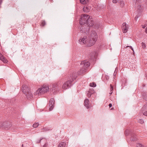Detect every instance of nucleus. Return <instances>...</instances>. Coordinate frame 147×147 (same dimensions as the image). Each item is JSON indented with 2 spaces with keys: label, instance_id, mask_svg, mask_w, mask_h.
I'll list each match as a JSON object with an SVG mask.
<instances>
[{
  "label": "nucleus",
  "instance_id": "obj_1",
  "mask_svg": "<svg viewBox=\"0 0 147 147\" xmlns=\"http://www.w3.org/2000/svg\"><path fill=\"white\" fill-rule=\"evenodd\" d=\"M80 24L81 25L80 32L87 34L89 33L90 27L94 25V22L89 15L84 14L81 15Z\"/></svg>",
  "mask_w": 147,
  "mask_h": 147
},
{
  "label": "nucleus",
  "instance_id": "obj_2",
  "mask_svg": "<svg viewBox=\"0 0 147 147\" xmlns=\"http://www.w3.org/2000/svg\"><path fill=\"white\" fill-rule=\"evenodd\" d=\"M98 37L96 32L94 30L92 31L88 36H84L81 37L79 40V42L81 44H86L88 47L93 45Z\"/></svg>",
  "mask_w": 147,
  "mask_h": 147
},
{
  "label": "nucleus",
  "instance_id": "obj_3",
  "mask_svg": "<svg viewBox=\"0 0 147 147\" xmlns=\"http://www.w3.org/2000/svg\"><path fill=\"white\" fill-rule=\"evenodd\" d=\"M77 76L74 73L72 74H70L69 77H68L67 81L63 86V88L64 89H66L71 87L72 85L71 83L76 78Z\"/></svg>",
  "mask_w": 147,
  "mask_h": 147
},
{
  "label": "nucleus",
  "instance_id": "obj_4",
  "mask_svg": "<svg viewBox=\"0 0 147 147\" xmlns=\"http://www.w3.org/2000/svg\"><path fill=\"white\" fill-rule=\"evenodd\" d=\"M80 65L82 68L80 69V71L78 72L77 73L79 75H82L86 72L87 68L90 66V63L87 60H85L81 62Z\"/></svg>",
  "mask_w": 147,
  "mask_h": 147
},
{
  "label": "nucleus",
  "instance_id": "obj_5",
  "mask_svg": "<svg viewBox=\"0 0 147 147\" xmlns=\"http://www.w3.org/2000/svg\"><path fill=\"white\" fill-rule=\"evenodd\" d=\"M22 90L23 92L26 96L28 99L30 100V99H32V95L30 91L29 88L27 86L23 84L22 86Z\"/></svg>",
  "mask_w": 147,
  "mask_h": 147
},
{
  "label": "nucleus",
  "instance_id": "obj_6",
  "mask_svg": "<svg viewBox=\"0 0 147 147\" xmlns=\"http://www.w3.org/2000/svg\"><path fill=\"white\" fill-rule=\"evenodd\" d=\"M125 134L126 136L130 134L131 136L130 140L132 141H135L137 140L136 135L133 132L132 130L126 129L125 132Z\"/></svg>",
  "mask_w": 147,
  "mask_h": 147
},
{
  "label": "nucleus",
  "instance_id": "obj_7",
  "mask_svg": "<svg viewBox=\"0 0 147 147\" xmlns=\"http://www.w3.org/2000/svg\"><path fill=\"white\" fill-rule=\"evenodd\" d=\"M49 88L48 85L44 84L40 88H39L37 92L40 94H44L49 90Z\"/></svg>",
  "mask_w": 147,
  "mask_h": 147
},
{
  "label": "nucleus",
  "instance_id": "obj_8",
  "mask_svg": "<svg viewBox=\"0 0 147 147\" xmlns=\"http://www.w3.org/2000/svg\"><path fill=\"white\" fill-rule=\"evenodd\" d=\"M60 88L61 86L58 83L54 84L52 85L51 89L54 94L57 93Z\"/></svg>",
  "mask_w": 147,
  "mask_h": 147
},
{
  "label": "nucleus",
  "instance_id": "obj_9",
  "mask_svg": "<svg viewBox=\"0 0 147 147\" xmlns=\"http://www.w3.org/2000/svg\"><path fill=\"white\" fill-rule=\"evenodd\" d=\"M55 100L53 98H51L50 99L49 104V106L50 107L49 109L50 111L52 110L53 108Z\"/></svg>",
  "mask_w": 147,
  "mask_h": 147
},
{
  "label": "nucleus",
  "instance_id": "obj_10",
  "mask_svg": "<svg viewBox=\"0 0 147 147\" xmlns=\"http://www.w3.org/2000/svg\"><path fill=\"white\" fill-rule=\"evenodd\" d=\"M122 28L123 32L125 33L127 32L128 27L126 25V24L125 23H123L122 24Z\"/></svg>",
  "mask_w": 147,
  "mask_h": 147
},
{
  "label": "nucleus",
  "instance_id": "obj_11",
  "mask_svg": "<svg viewBox=\"0 0 147 147\" xmlns=\"http://www.w3.org/2000/svg\"><path fill=\"white\" fill-rule=\"evenodd\" d=\"M6 123V122H0V129H8L9 127L7 126V125H5Z\"/></svg>",
  "mask_w": 147,
  "mask_h": 147
},
{
  "label": "nucleus",
  "instance_id": "obj_12",
  "mask_svg": "<svg viewBox=\"0 0 147 147\" xmlns=\"http://www.w3.org/2000/svg\"><path fill=\"white\" fill-rule=\"evenodd\" d=\"M142 111L144 115L147 116V105H145L142 108Z\"/></svg>",
  "mask_w": 147,
  "mask_h": 147
},
{
  "label": "nucleus",
  "instance_id": "obj_13",
  "mask_svg": "<svg viewBox=\"0 0 147 147\" xmlns=\"http://www.w3.org/2000/svg\"><path fill=\"white\" fill-rule=\"evenodd\" d=\"M89 100L88 99H85L84 101V105L87 109H88L90 107L89 105Z\"/></svg>",
  "mask_w": 147,
  "mask_h": 147
},
{
  "label": "nucleus",
  "instance_id": "obj_14",
  "mask_svg": "<svg viewBox=\"0 0 147 147\" xmlns=\"http://www.w3.org/2000/svg\"><path fill=\"white\" fill-rule=\"evenodd\" d=\"M0 59L3 63H7V60L1 53H0Z\"/></svg>",
  "mask_w": 147,
  "mask_h": 147
},
{
  "label": "nucleus",
  "instance_id": "obj_15",
  "mask_svg": "<svg viewBox=\"0 0 147 147\" xmlns=\"http://www.w3.org/2000/svg\"><path fill=\"white\" fill-rule=\"evenodd\" d=\"M142 96L143 98L146 101H147V92H143L142 93Z\"/></svg>",
  "mask_w": 147,
  "mask_h": 147
},
{
  "label": "nucleus",
  "instance_id": "obj_16",
  "mask_svg": "<svg viewBox=\"0 0 147 147\" xmlns=\"http://www.w3.org/2000/svg\"><path fill=\"white\" fill-rule=\"evenodd\" d=\"M66 145L65 143L62 142L60 143L58 145V147H65Z\"/></svg>",
  "mask_w": 147,
  "mask_h": 147
},
{
  "label": "nucleus",
  "instance_id": "obj_17",
  "mask_svg": "<svg viewBox=\"0 0 147 147\" xmlns=\"http://www.w3.org/2000/svg\"><path fill=\"white\" fill-rule=\"evenodd\" d=\"M80 2L83 4L86 3L88 2V0H80Z\"/></svg>",
  "mask_w": 147,
  "mask_h": 147
},
{
  "label": "nucleus",
  "instance_id": "obj_18",
  "mask_svg": "<svg viewBox=\"0 0 147 147\" xmlns=\"http://www.w3.org/2000/svg\"><path fill=\"white\" fill-rule=\"evenodd\" d=\"M38 123H36L34 124L33 125V127L34 128H36L39 125Z\"/></svg>",
  "mask_w": 147,
  "mask_h": 147
},
{
  "label": "nucleus",
  "instance_id": "obj_19",
  "mask_svg": "<svg viewBox=\"0 0 147 147\" xmlns=\"http://www.w3.org/2000/svg\"><path fill=\"white\" fill-rule=\"evenodd\" d=\"M90 86L92 87H95L96 86V85L95 83L92 82L90 84Z\"/></svg>",
  "mask_w": 147,
  "mask_h": 147
},
{
  "label": "nucleus",
  "instance_id": "obj_20",
  "mask_svg": "<svg viewBox=\"0 0 147 147\" xmlns=\"http://www.w3.org/2000/svg\"><path fill=\"white\" fill-rule=\"evenodd\" d=\"M92 94V93H91L90 91H88V93L87 94V96L89 98H90L91 96V95Z\"/></svg>",
  "mask_w": 147,
  "mask_h": 147
},
{
  "label": "nucleus",
  "instance_id": "obj_21",
  "mask_svg": "<svg viewBox=\"0 0 147 147\" xmlns=\"http://www.w3.org/2000/svg\"><path fill=\"white\" fill-rule=\"evenodd\" d=\"M41 25L44 26L46 25V22L45 20H42L41 22Z\"/></svg>",
  "mask_w": 147,
  "mask_h": 147
},
{
  "label": "nucleus",
  "instance_id": "obj_22",
  "mask_svg": "<svg viewBox=\"0 0 147 147\" xmlns=\"http://www.w3.org/2000/svg\"><path fill=\"white\" fill-rule=\"evenodd\" d=\"M41 129L42 131H47L49 130H50V129H48L46 127H43Z\"/></svg>",
  "mask_w": 147,
  "mask_h": 147
},
{
  "label": "nucleus",
  "instance_id": "obj_23",
  "mask_svg": "<svg viewBox=\"0 0 147 147\" xmlns=\"http://www.w3.org/2000/svg\"><path fill=\"white\" fill-rule=\"evenodd\" d=\"M136 146L137 147H144L143 145L140 143H138Z\"/></svg>",
  "mask_w": 147,
  "mask_h": 147
},
{
  "label": "nucleus",
  "instance_id": "obj_24",
  "mask_svg": "<svg viewBox=\"0 0 147 147\" xmlns=\"http://www.w3.org/2000/svg\"><path fill=\"white\" fill-rule=\"evenodd\" d=\"M113 86L111 84L110 85V91L111 92L113 91Z\"/></svg>",
  "mask_w": 147,
  "mask_h": 147
},
{
  "label": "nucleus",
  "instance_id": "obj_25",
  "mask_svg": "<svg viewBox=\"0 0 147 147\" xmlns=\"http://www.w3.org/2000/svg\"><path fill=\"white\" fill-rule=\"evenodd\" d=\"M142 47L143 49H144L146 47V45L145 43L143 42L142 43Z\"/></svg>",
  "mask_w": 147,
  "mask_h": 147
},
{
  "label": "nucleus",
  "instance_id": "obj_26",
  "mask_svg": "<svg viewBox=\"0 0 147 147\" xmlns=\"http://www.w3.org/2000/svg\"><path fill=\"white\" fill-rule=\"evenodd\" d=\"M138 122L141 124H142L144 123L143 120L142 119L139 120Z\"/></svg>",
  "mask_w": 147,
  "mask_h": 147
},
{
  "label": "nucleus",
  "instance_id": "obj_27",
  "mask_svg": "<svg viewBox=\"0 0 147 147\" xmlns=\"http://www.w3.org/2000/svg\"><path fill=\"white\" fill-rule=\"evenodd\" d=\"M90 57H90L91 59H93L94 61V60H95V58L94 55L93 56V55H92V56H90Z\"/></svg>",
  "mask_w": 147,
  "mask_h": 147
},
{
  "label": "nucleus",
  "instance_id": "obj_28",
  "mask_svg": "<svg viewBox=\"0 0 147 147\" xmlns=\"http://www.w3.org/2000/svg\"><path fill=\"white\" fill-rule=\"evenodd\" d=\"M43 139V138H41L39 140H38V141H37V142L36 143H40V142Z\"/></svg>",
  "mask_w": 147,
  "mask_h": 147
},
{
  "label": "nucleus",
  "instance_id": "obj_29",
  "mask_svg": "<svg viewBox=\"0 0 147 147\" xmlns=\"http://www.w3.org/2000/svg\"><path fill=\"white\" fill-rule=\"evenodd\" d=\"M121 2V6H123L124 4V2L123 1H122Z\"/></svg>",
  "mask_w": 147,
  "mask_h": 147
},
{
  "label": "nucleus",
  "instance_id": "obj_30",
  "mask_svg": "<svg viewBox=\"0 0 147 147\" xmlns=\"http://www.w3.org/2000/svg\"><path fill=\"white\" fill-rule=\"evenodd\" d=\"M113 2L114 3H116L117 2V0H113Z\"/></svg>",
  "mask_w": 147,
  "mask_h": 147
},
{
  "label": "nucleus",
  "instance_id": "obj_31",
  "mask_svg": "<svg viewBox=\"0 0 147 147\" xmlns=\"http://www.w3.org/2000/svg\"><path fill=\"white\" fill-rule=\"evenodd\" d=\"M129 47L131 48V49L134 52V49L131 46H127L126 47Z\"/></svg>",
  "mask_w": 147,
  "mask_h": 147
},
{
  "label": "nucleus",
  "instance_id": "obj_32",
  "mask_svg": "<svg viewBox=\"0 0 147 147\" xmlns=\"http://www.w3.org/2000/svg\"><path fill=\"white\" fill-rule=\"evenodd\" d=\"M138 18V17L136 16V17L135 18V20H137V18Z\"/></svg>",
  "mask_w": 147,
  "mask_h": 147
},
{
  "label": "nucleus",
  "instance_id": "obj_33",
  "mask_svg": "<svg viewBox=\"0 0 147 147\" xmlns=\"http://www.w3.org/2000/svg\"><path fill=\"white\" fill-rule=\"evenodd\" d=\"M109 108H110V107H112V104L111 103H110V104H109Z\"/></svg>",
  "mask_w": 147,
  "mask_h": 147
},
{
  "label": "nucleus",
  "instance_id": "obj_34",
  "mask_svg": "<svg viewBox=\"0 0 147 147\" xmlns=\"http://www.w3.org/2000/svg\"><path fill=\"white\" fill-rule=\"evenodd\" d=\"M145 32L146 33H147V27H146V28L145 30Z\"/></svg>",
  "mask_w": 147,
  "mask_h": 147
},
{
  "label": "nucleus",
  "instance_id": "obj_35",
  "mask_svg": "<svg viewBox=\"0 0 147 147\" xmlns=\"http://www.w3.org/2000/svg\"><path fill=\"white\" fill-rule=\"evenodd\" d=\"M47 146V145L46 144H44L42 147H46Z\"/></svg>",
  "mask_w": 147,
  "mask_h": 147
},
{
  "label": "nucleus",
  "instance_id": "obj_36",
  "mask_svg": "<svg viewBox=\"0 0 147 147\" xmlns=\"http://www.w3.org/2000/svg\"><path fill=\"white\" fill-rule=\"evenodd\" d=\"M112 93H113V91H111H111H110V92H109V94H110V95H111V94H112Z\"/></svg>",
  "mask_w": 147,
  "mask_h": 147
},
{
  "label": "nucleus",
  "instance_id": "obj_37",
  "mask_svg": "<svg viewBox=\"0 0 147 147\" xmlns=\"http://www.w3.org/2000/svg\"><path fill=\"white\" fill-rule=\"evenodd\" d=\"M146 27V26L145 25H144V26H143V27H142V28H144L145 27Z\"/></svg>",
  "mask_w": 147,
  "mask_h": 147
},
{
  "label": "nucleus",
  "instance_id": "obj_38",
  "mask_svg": "<svg viewBox=\"0 0 147 147\" xmlns=\"http://www.w3.org/2000/svg\"><path fill=\"white\" fill-rule=\"evenodd\" d=\"M22 147H24L23 144H22Z\"/></svg>",
  "mask_w": 147,
  "mask_h": 147
},
{
  "label": "nucleus",
  "instance_id": "obj_39",
  "mask_svg": "<svg viewBox=\"0 0 147 147\" xmlns=\"http://www.w3.org/2000/svg\"><path fill=\"white\" fill-rule=\"evenodd\" d=\"M142 86H143V87H144V86H145V84H144Z\"/></svg>",
  "mask_w": 147,
  "mask_h": 147
},
{
  "label": "nucleus",
  "instance_id": "obj_40",
  "mask_svg": "<svg viewBox=\"0 0 147 147\" xmlns=\"http://www.w3.org/2000/svg\"><path fill=\"white\" fill-rule=\"evenodd\" d=\"M146 24L147 25V21L146 22Z\"/></svg>",
  "mask_w": 147,
  "mask_h": 147
},
{
  "label": "nucleus",
  "instance_id": "obj_41",
  "mask_svg": "<svg viewBox=\"0 0 147 147\" xmlns=\"http://www.w3.org/2000/svg\"><path fill=\"white\" fill-rule=\"evenodd\" d=\"M83 10H84V11H85V9H84V8L83 9Z\"/></svg>",
  "mask_w": 147,
  "mask_h": 147
},
{
  "label": "nucleus",
  "instance_id": "obj_42",
  "mask_svg": "<svg viewBox=\"0 0 147 147\" xmlns=\"http://www.w3.org/2000/svg\"><path fill=\"white\" fill-rule=\"evenodd\" d=\"M107 78H107V77H106V79H107Z\"/></svg>",
  "mask_w": 147,
  "mask_h": 147
},
{
  "label": "nucleus",
  "instance_id": "obj_43",
  "mask_svg": "<svg viewBox=\"0 0 147 147\" xmlns=\"http://www.w3.org/2000/svg\"><path fill=\"white\" fill-rule=\"evenodd\" d=\"M107 78H107V77H106V79H107Z\"/></svg>",
  "mask_w": 147,
  "mask_h": 147
},
{
  "label": "nucleus",
  "instance_id": "obj_44",
  "mask_svg": "<svg viewBox=\"0 0 147 147\" xmlns=\"http://www.w3.org/2000/svg\"><path fill=\"white\" fill-rule=\"evenodd\" d=\"M113 109L112 108L111 109V110H112V109Z\"/></svg>",
  "mask_w": 147,
  "mask_h": 147
},
{
  "label": "nucleus",
  "instance_id": "obj_45",
  "mask_svg": "<svg viewBox=\"0 0 147 147\" xmlns=\"http://www.w3.org/2000/svg\"><path fill=\"white\" fill-rule=\"evenodd\" d=\"M88 34H87V35Z\"/></svg>",
  "mask_w": 147,
  "mask_h": 147
}]
</instances>
